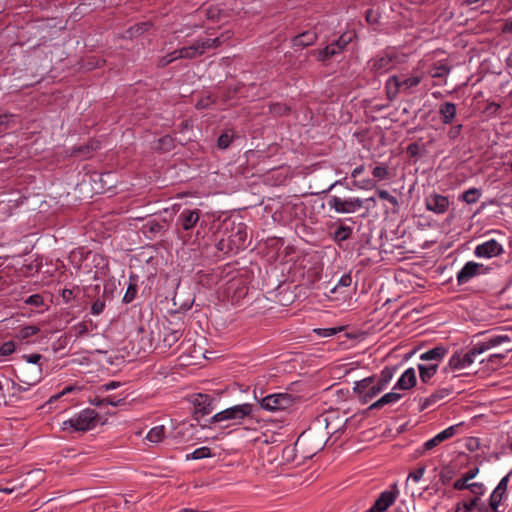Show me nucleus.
<instances>
[{"label":"nucleus","mask_w":512,"mask_h":512,"mask_svg":"<svg viewBox=\"0 0 512 512\" xmlns=\"http://www.w3.org/2000/svg\"><path fill=\"white\" fill-rule=\"evenodd\" d=\"M165 436V427L163 425L156 426L150 429L147 433L146 439L152 443H159Z\"/></svg>","instance_id":"30"},{"label":"nucleus","mask_w":512,"mask_h":512,"mask_svg":"<svg viewBox=\"0 0 512 512\" xmlns=\"http://www.w3.org/2000/svg\"><path fill=\"white\" fill-rule=\"evenodd\" d=\"M501 31L504 34H512V17L505 19Z\"/></svg>","instance_id":"64"},{"label":"nucleus","mask_w":512,"mask_h":512,"mask_svg":"<svg viewBox=\"0 0 512 512\" xmlns=\"http://www.w3.org/2000/svg\"><path fill=\"white\" fill-rule=\"evenodd\" d=\"M399 493L397 483L390 485L389 489L383 491L371 506V512L386 511L395 502Z\"/></svg>","instance_id":"11"},{"label":"nucleus","mask_w":512,"mask_h":512,"mask_svg":"<svg viewBox=\"0 0 512 512\" xmlns=\"http://www.w3.org/2000/svg\"><path fill=\"white\" fill-rule=\"evenodd\" d=\"M481 189L470 188L458 196V200L467 204L476 203L481 197Z\"/></svg>","instance_id":"24"},{"label":"nucleus","mask_w":512,"mask_h":512,"mask_svg":"<svg viewBox=\"0 0 512 512\" xmlns=\"http://www.w3.org/2000/svg\"><path fill=\"white\" fill-rule=\"evenodd\" d=\"M425 72L414 69L410 73L395 74L385 82V93L389 101H394L401 94L409 96L424 91L427 87Z\"/></svg>","instance_id":"1"},{"label":"nucleus","mask_w":512,"mask_h":512,"mask_svg":"<svg viewBox=\"0 0 512 512\" xmlns=\"http://www.w3.org/2000/svg\"><path fill=\"white\" fill-rule=\"evenodd\" d=\"M512 474V470L506 475L504 476L500 482L498 483V485L496 486L497 488H499V490H505L507 491L508 489V484H509V478Z\"/></svg>","instance_id":"62"},{"label":"nucleus","mask_w":512,"mask_h":512,"mask_svg":"<svg viewBox=\"0 0 512 512\" xmlns=\"http://www.w3.org/2000/svg\"><path fill=\"white\" fill-rule=\"evenodd\" d=\"M440 114L442 122L448 124V102H444L440 106Z\"/></svg>","instance_id":"63"},{"label":"nucleus","mask_w":512,"mask_h":512,"mask_svg":"<svg viewBox=\"0 0 512 512\" xmlns=\"http://www.w3.org/2000/svg\"><path fill=\"white\" fill-rule=\"evenodd\" d=\"M200 55H203L207 50L212 49L209 38H199L196 40Z\"/></svg>","instance_id":"53"},{"label":"nucleus","mask_w":512,"mask_h":512,"mask_svg":"<svg viewBox=\"0 0 512 512\" xmlns=\"http://www.w3.org/2000/svg\"><path fill=\"white\" fill-rule=\"evenodd\" d=\"M98 414L95 410L87 408L63 421L62 430L69 432H85L96 427Z\"/></svg>","instance_id":"3"},{"label":"nucleus","mask_w":512,"mask_h":512,"mask_svg":"<svg viewBox=\"0 0 512 512\" xmlns=\"http://www.w3.org/2000/svg\"><path fill=\"white\" fill-rule=\"evenodd\" d=\"M375 380L376 376H369L355 382L353 390L361 403L367 404L381 392V387L376 386Z\"/></svg>","instance_id":"5"},{"label":"nucleus","mask_w":512,"mask_h":512,"mask_svg":"<svg viewBox=\"0 0 512 512\" xmlns=\"http://www.w3.org/2000/svg\"><path fill=\"white\" fill-rule=\"evenodd\" d=\"M317 40V33L312 30L305 31L292 39L294 48H304L315 43Z\"/></svg>","instance_id":"20"},{"label":"nucleus","mask_w":512,"mask_h":512,"mask_svg":"<svg viewBox=\"0 0 512 512\" xmlns=\"http://www.w3.org/2000/svg\"><path fill=\"white\" fill-rule=\"evenodd\" d=\"M231 142L232 136L228 132H225L219 136L217 145L220 149H226Z\"/></svg>","instance_id":"49"},{"label":"nucleus","mask_w":512,"mask_h":512,"mask_svg":"<svg viewBox=\"0 0 512 512\" xmlns=\"http://www.w3.org/2000/svg\"><path fill=\"white\" fill-rule=\"evenodd\" d=\"M446 348L442 345L436 346L420 355L423 361H430V363L441 362L446 354Z\"/></svg>","instance_id":"21"},{"label":"nucleus","mask_w":512,"mask_h":512,"mask_svg":"<svg viewBox=\"0 0 512 512\" xmlns=\"http://www.w3.org/2000/svg\"><path fill=\"white\" fill-rule=\"evenodd\" d=\"M22 359H24L27 363L26 366H29V364H34L36 367L40 366L42 368V364L40 363V360L42 359V355L38 353L33 354H25L22 356Z\"/></svg>","instance_id":"47"},{"label":"nucleus","mask_w":512,"mask_h":512,"mask_svg":"<svg viewBox=\"0 0 512 512\" xmlns=\"http://www.w3.org/2000/svg\"><path fill=\"white\" fill-rule=\"evenodd\" d=\"M212 104H213V100L211 99L210 96H207L205 98L198 100L195 107H196V109H206V108L210 107Z\"/></svg>","instance_id":"57"},{"label":"nucleus","mask_w":512,"mask_h":512,"mask_svg":"<svg viewBox=\"0 0 512 512\" xmlns=\"http://www.w3.org/2000/svg\"><path fill=\"white\" fill-rule=\"evenodd\" d=\"M425 473V466L418 467L414 471H411L408 475L407 481L412 480L414 482H419Z\"/></svg>","instance_id":"50"},{"label":"nucleus","mask_w":512,"mask_h":512,"mask_svg":"<svg viewBox=\"0 0 512 512\" xmlns=\"http://www.w3.org/2000/svg\"><path fill=\"white\" fill-rule=\"evenodd\" d=\"M377 195L379 198L387 200L390 204H392L394 207L398 206V200L395 196L391 195L386 190H377Z\"/></svg>","instance_id":"48"},{"label":"nucleus","mask_w":512,"mask_h":512,"mask_svg":"<svg viewBox=\"0 0 512 512\" xmlns=\"http://www.w3.org/2000/svg\"><path fill=\"white\" fill-rule=\"evenodd\" d=\"M352 36L350 34H342L337 40L328 44L325 48L317 52V59L321 62H325L330 58L342 53L347 45L351 42Z\"/></svg>","instance_id":"8"},{"label":"nucleus","mask_w":512,"mask_h":512,"mask_svg":"<svg viewBox=\"0 0 512 512\" xmlns=\"http://www.w3.org/2000/svg\"><path fill=\"white\" fill-rule=\"evenodd\" d=\"M321 337H330L335 335L338 331L336 328H324V329H315L314 330Z\"/></svg>","instance_id":"59"},{"label":"nucleus","mask_w":512,"mask_h":512,"mask_svg":"<svg viewBox=\"0 0 512 512\" xmlns=\"http://www.w3.org/2000/svg\"><path fill=\"white\" fill-rule=\"evenodd\" d=\"M448 477V471L446 466H442L439 473L434 476L433 481L435 483V486L437 487V490H439V485H445Z\"/></svg>","instance_id":"41"},{"label":"nucleus","mask_w":512,"mask_h":512,"mask_svg":"<svg viewBox=\"0 0 512 512\" xmlns=\"http://www.w3.org/2000/svg\"><path fill=\"white\" fill-rule=\"evenodd\" d=\"M500 104L496 103V102H489L485 109H484V112L489 114V115H496L498 110L500 109Z\"/></svg>","instance_id":"58"},{"label":"nucleus","mask_w":512,"mask_h":512,"mask_svg":"<svg viewBox=\"0 0 512 512\" xmlns=\"http://www.w3.org/2000/svg\"><path fill=\"white\" fill-rule=\"evenodd\" d=\"M40 331L39 327L34 325H28L22 327L16 334V338L20 340L28 339L29 337L37 334Z\"/></svg>","instance_id":"33"},{"label":"nucleus","mask_w":512,"mask_h":512,"mask_svg":"<svg viewBox=\"0 0 512 512\" xmlns=\"http://www.w3.org/2000/svg\"><path fill=\"white\" fill-rule=\"evenodd\" d=\"M430 75L435 79H443L446 81V77L448 75V66L446 64H440L439 66H434L430 69Z\"/></svg>","instance_id":"35"},{"label":"nucleus","mask_w":512,"mask_h":512,"mask_svg":"<svg viewBox=\"0 0 512 512\" xmlns=\"http://www.w3.org/2000/svg\"><path fill=\"white\" fill-rule=\"evenodd\" d=\"M464 442V445L465 447L469 450V451H475L478 449L479 447V442H478V439L476 438H473V437H469V438H465L463 440ZM462 444V441L461 440H458L456 442L453 443L454 445V451L453 452H456L457 451V448H460Z\"/></svg>","instance_id":"34"},{"label":"nucleus","mask_w":512,"mask_h":512,"mask_svg":"<svg viewBox=\"0 0 512 512\" xmlns=\"http://www.w3.org/2000/svg\"><path fill=\"white\" fill-rule=\"evenodd\" d=\"M469 485H470L469 480H468V479H466V478L462 475L459 479H457V480L453 483V488H454L455 490H459V491H461V490H466V489L468 490V489H469Z\"/></svg>","instance_id":"54"},{"label":"nucleus","mask_w":512,"mask_h":512,"mask_svg":"<svg viewBox=\"0 0 512 512\" xmlns=\"http://www.w3.org/2000/svg\"><path fill=\"white\" fill-rule=\"evenodd\" d=\"M479 353L475 351V346L469 350H457L450 357V370L461 371L470 367Z\"/></svg>","instance_id":"9"},{"label":"nucleus","mask_w":512,"mask_h":512,"mask_svg":"<svg viewBox=\"0 0 512 512\" xmlns=\"http://www.w3.org/2000/svg\"><path fill=\"white\" fill-rule=\"evenodd\" d=\"M437 368H438V363H429L427 365L419 364L418 369H419L420 379L423 382H428L431 379V377L436 373Z\"/></svg>","instance_id":"26"},{"label":"nucleus","mask_w":512,"mask_h":512,"mask_svg":"<svg viewBox=\"0 0 512 512\" xmlns=\"http://www.w3.org/2000/svg\"><path fill=\"white\" fill-rule=\"evenodd\" d=\"M269 110L274 115H284L290 109L286 105L275 103V104L270 105Z\"/></svg>","instance_id":"52"},{"label":"nucleus","mask_w":512,"mask_h":512,"mask_svg":"<svg viewBox=\"0 0 512 512\" xmlns=\"http://www.w3.org/2000/svg\"><path fill=\"white\" fill-rule=\"evenodd\" d=\"M507 491L495 488L489 497V507L493 512H498V507L506 496Z\"/></svg>","instance_id":"25"},{"label":"nucleus","mask_w":512,"mask_h":512,"mask_svg":"<svg viewBox=\"0 0 512 512\" xmlns=\"http://www.w3.org/2000/svg\"><path fill=\"white\" fill-rule=\"evenodd\" d=\"M402 62L397 52L387 50L370 61V70L375 76H379L395 69Z\"/></svg>","instance_id":"4"},{"label":"nucleus","mask_w":512,"mask_h":512,"mask_svg":"<svg viewBox=\"0 0 512 512\" xmlns=\"http://www.w3.org/2000/svg\"><path fill=\"white\" fill-rule=\"evenodd\" d=\"M30 367L29 366H23L20 368V375H17V378L20 382L24 383L28 386H33L37 384L41 379L42 374V368L40 366L32 368V375H28L27 372H29Z\"/></svg>","instance_id":"18"},{"label":"nucleus","mask_w":512,"mask_h":512,"mask_svg":"<svg viewBox=\"0 0 512 512\" xmlns=\"http://www.w3.org/2000/svg\"><path fill=\"white\" fill-rule=\"evenodd\" d=\"M106 288L103 289L102 294L99 295L91 304V314L100 315L106 306Z\"/></svg>","instance_id":"29"},{"label":"nucleus","mask_w":512,"mask_h":512,"mask_svg":"<svg viewBox=\"0 0 512 512\" xmlns=\"http://www.w3.org/2000/svg\"><path fill=\"white\" fill-rule=\"evenodd\" d=\"M402 398V394L395 392L393 390L392 392L386 393L381 398H379L377 401L372 403L369 406V410H376L384 407L385 405L394 404L398 402Z\"/></svg>","instance_id":"22"},{"label":"nucleus","mask_w":512,"mask_h":512,"mask_svg":"<svg viewBox=\"0 0 512 512\" xmlns=\"http://www.w3.org/2000/svg\"><path fill=\"white\" fill-rule=\"evenodd\" d=\"M490 270L491 268L484 264L469 261L458 272L457 283L458 285L466 284L476 276L488 274Z\"/></svg>","instance_id":"10"},{"label":"nucleus","mask_w":512,"mask_h":512,"mask_svg":"<svg viewBox=\"0 0 512 512\" xmlns=\"http://www.w3.org/2000/svg\"><path fill=\"white\" fill-rule=\"evenodd\" d=\"M372 175L378 180H385L389 176L388 167L384 164L378 165L372 170Z\"/></svg>","instance_id":"40"},{"label":"nucleus","mask_w":512,"mask_h":512,"mask_svg":"<svg viewBox=\"0 0 512 512\" xmlns=\"http://www.w3.org/2000/svg\"><path fill=\"white\" fill-rule=\"evenodd\" d=\"M182 53L184 55V59H193L197 56H201L196 41L191 45L182 47Z\"/></svg>","instance_id":"38"},{"label":"nucleus","mask_w":512,"mask_h":512,"mask_svg":"<svg viewBox=\"0 0 512 512\" xmlns=\"http://www.w3.org/2000/svg\"><path fill=\"white\" fill-rule=\"evenodd\" d=\"M215 397L209 394L199 393L193 396L192 403L195 407V414L206 416L210 414L215 408Z\"/></svg>","instance_id":"12"},{"label":"nucleus","mask_w":512,"mask_h":512,"mask_svg":"<svg viewBox=\"0 0 512 512\" xmlns=\"http://www.w3.org/2000/svg\"><path fill=\"white\" fill-rule=\"evenodd\" d=\"M353 229L350 226L340 225L333 233V240L336 243L346 241L351 238Z\"/></svg>","instance_id":"28"},{"label":"nucleus","mask_w":512,"mask_h":512,"mask_svg":"<svg viewBox=\"0 0 512 512\" xmlns=\"http://www.w3.org/2000/svg\"><path fill=\"white\" fill-rule=\"evenodd\" d=\"M252 411L253 407L249 403L235 405L213 415L209 419V423L213 424L225 422L226 424L224 427H229L230 425H238L241 424L245 418L251 416Z\"/></svg>","instance_id":"2"},{"label":"nucleus","mask_w":512,"mask_h":512,"mask_svg":"<svg viewBox=\"0 0 512 512\" xmlns=\"http://www.w3.org/2000/svg\"><path fill=\"white\" fill-rule=\"evenodd\" d=\"M504 343H511V338L507 334H495L487 337L481 342L476 343L474 346L475 351L481 355L485 351Z\"/></svg>","instance_id":"16"},{"label":"nucleus","mask_w":512,"mask_h":512,"mask_svg":"<svg viewBox=\"0 0 512 512\" xmlns=\"http://www.w3.org/2000/svg\"><path fill=\"white\" fill-rule=\"evenodd\" d=\"M472 500H476V505L474 509H477L479 512H488L490 507L489 504L486 505L481 501L480 497H472Z\"/></svg>","instance_id":"61"},{"label":"nucleus","mask_w":512,"mask_h":512,"mask_svg":"<svg viewBox=\"0 0 512 512\" xmlns=\"http://www.w3.org/2000/svg\"><path fill=\"white\" fill-rule=\"evenodd\" d=\"M426 207L428 210L442 214L448 208V198L439 194H431L426 198Z\"/></svg>","instance_id":"17"},{"label":"nucleus","mask_w":512,"mask_h":512,"mask_svg":"<svg viewBox=\"0 0 512 512\" xmlns=\"http://www.w3.org/2000/svg\"><path fill=\"white\" fill-rule=\"evenodd\" d=\"M230 239V243H232L233 248L235 249V253L241 249H244L246 246V225L243 223L232 224L231 233L228 236Z\"/></svg>","instance_id":"15"},{"label":"nucleus","mask_w":512,"mask_h":512,"mask_svg":"<svg viewBox=\"0 0 512 512\" xmlns=\"http://www.w3.org/2000/svg\"><path fill=\"white\" fill-rule=\"evenodd\" d=\"M25 303L28 304V305H32V306L38 307V306L42 305L43 298L39 294H33V295L29 296L25 300Z\"/></svg>","instance_id":"55"},{"label":"nucleus","mask_w":512,"mask_h":512,"mask_svg":"<svg viewBox=\"0 0 512 512\" xmlns=\"http://www.w3.org/2000/svg\"><path fill=\"white\" fill-rule=\"evenodd\" d=\"M505 357L506 355L503 353L491 354L488 358L489 368L492 370L497 369Z\"/></svg>","instance_id":"42"},{"label":"nucleus","mask_w":512,"mask_h":512,"mask_svg":"<svg viewBox=\"0 0 512 512\" xmlns=\"http://www.w3.org/2000/svg\"><path fill=\"white\" fill-rule=\"evenodd\" d=\"M351 283H352L351 275L350 274H344L339 279L336 287L332 290V292H334L338 287H349L351 285Z\"/></svg>","instance_id":"56"},{"label":"nucleus","mask_w":512,"mask_h":512,"mask_svg":"<svg viewBox=\"0 0 512 512\" xmlns=\"http://www.w3.org/2000/svg\"><path fill=\"white\" fill-rule=\"evenodd\" d=\"M503 246L495 239H490L479 245L474 249V254L479 258H492L499 256L503 253Z\"/></svg>","instance_id":"13"},{"label":"nucleus","mask_w":512,"mask_h":512,"mask_svg":"<svg viewBox=\"0 0 512 512\" xmlns=\"http://www.w3.org/2000/svg\"><path fill=\"white\" fill-rule=\"evenodd\" d=\"M328 206L337 213L350 214L358 211L364 205V200L359 197H350L347 199L338 196H331L328 199Z\"/></svg>","instance_id":"7"},{"label":"nucleus","mask_w":512,"mask_h":512,"mask_svg":"<svg viewBox=\"0 0 512 512\" xmlns=\"http://www.w3.org/2000/svg\"><path fill=\"white\" fill-rule=\"evenodd\" d=\"M151 27L149 22H141L131 26L127 30V34L129 37H136L142 35L144 32L148 31Z\"/></svg>","instance_id":"32"},{"label":"nucleus","mask_w":512,"mask_h":512,"mask_svg":"<svg viewBox=\"0 0 512 512\" xmlns=\"http://www.w3.org/2000/svg\"><path fill=\"white\" fill-rule=\"evenodd\" d=\"M200 220L199 209H188L185 208L179 214L176 225L184 231L192 230Z\"/></svg>","instance_id":"14"},{"label":"nucleus","mask_w":512,"mask_h":512,"mask_svg":"<svg viewBox=\"0 0 512 512\" xmlns=\"http://www.w3.org/2000/svg\"><path fill=\"white\" fill-rule=\"evenodd\" d=\"M294 397L288 393H275L262 398L260 405L264 410L275 412L290 408L294 404Z\"/></svg>","instance_id":"6"},{"label":"nucleus","mask_w":512,"mask_h":512,"mask_svg":"<svg viewBox=\"0 0 512 512\" xmlns=\"http://www.w3.org/2000/svg\"><path fill=\"white\" fill-rule=\"evenodd\" d=\"M211 449L209 447H200L195 449L192 453L186 455V460H199L211 457Z\"/></svg>","instance_id":"31"},{"label":"nucleus","mask_w":512,"mask_h":512,"mask_svg":"<svg viewBox=\"0 0 512 512\" xmlns=\"http://www.w3.org/2000/svg\"><path fill=\"white\" fill-rule=\"evenodd\" d=\"M448 439V428L442 430L435 437L429 439L423 444V452L433 449L438 446L440 443Z\"/></svg>","instance_id":"27"},{"label":"nucleus","mask_w":512,"mask_h":512,"mask_svg":"<svg viewBox=\"0 0 512 512\" xmlns=\"http://www.w3.org/2000/svg\"><path fill=\"white\" fill-rule=\"evenodd\" d=\"M216 246H217L218 251L223 252V253L235 252V249L233 248L232 243H230L229 238H226V239L221 238L217 242Z\"/></svg>","instance_id":"44"},{"label":"nucleus","mask_w":512,"mask_h":512,"mask_svg":"<svg viewBox=\"0 0 512 512\" xmlns=\"http://www.w3.org/2000/svg\"><path fill=\"white\" fill-rule=\"evenodd\" d=\"M16 350L14 341H6L0 346V356H9Z\"/></svg>","instance_id":"45"},{"label":"nucleus","mask_w":512,"mask_h":512,"mask_svg":"<svg viewBox=\"0 0 512 512\" xmlns=\"http://www.w3.org/2000/svg\"><path fill=\"white\" fill-rule=\"evenodd\" d=\"M473 497H481L485 493V486L483 483H470L469 489H468Z\"/></svg>","instance_id":"46"},{"label":"nucleus","mask_w":512,"mask_h":512,"mask_svg":"<svg viewBox=\"0 0 512 512\" xmlns=\"http://www.w3.org/2000/svg\"><path fill=\"white\" fill-rule=\"evenodd\" d=\"M396 367H385L379 377H376L375 384L377 387H381V392L387 387L389 382L392 380Z\"/></svg>","instance_id":"23"},{"label":"nucleus","mask_w":512,"mask_h":512,"mask_svg":"<svg viewBox=\"0 0 512 512\" xmlns=\"http://www.w3.org/2000/svg\"><path fill=\"white\" fill-rule=\"evenodd\" d=\"M76 389H77V388H76L75 386H72V385L67 386V387H65L61 392H59V393L55 394L54 396H52V397L50 398V402L55 401V400H58V399H59V398H61L63 395H66V394H68V393H70V392H72V391H74V390H76Z\"/></svg>","instance_id":"60"},{"label":"nucleus","mask_w":512,"mask_h":512,"mask_svg":"<svg viewBox=\"0 0 512 512\" xmlns=\"http://www.w3.org/2000/svg\"><path fill=\"white\" fill-rule=\"evenodd\" d=\"M476 500H470V501H463L459 502L457 504V512L463 511V512H470L475 508Z\"/></svg>","instance_id":"51"},{"label":"nucleus","mask_w":512,"mask_h":512,"mask_svg":"<svg viewBox=\"0 0 512 512\" xmlns=\"http://www.w3.org/2000/svg\"><path fill=\"white\" fill-rule=\"evenodd\" d=\"M181 337V333L177 330H171L165 333L163 337L164 346L172 347Z\"/></svg>","instance_id":"36"},{"label":"nucleus","mask_w":512,"mask_h":512,"mask_svg":"<svg viewBox=\"0 0 512 512\" xmlns=\"http://www.w3.org/2000/svg\"><path fill=\"white\" fill-rule=\"evenodd\" d=\"M232 37V33L230 31L223 32L220 36L209 38L211 43V48H218L224 43H226Z\"/></svg>","instance_id":"37"},{"label":"nucleus","mask_w":512,"mask_h":512,"mask_svg":"<svg viewBox=\"0 0 512 512\" xmlns=\"http://www.w3.org/2000/svg\"><path fill=\"white\" fill-rule=\"evenodd\" d=\"M174 147V140L171 136L165 135L158 140L157 149L161 151H170Z\"/></svg>","instance_id":"39"},{"label":"nucleus","mask_w":512,"mask_h":512,"mask_svg":"<svg viewBox=\"0 0 512 512\" xmlns=\"http://www.w3.org/2000/svg\"><path fill=\"white\" fill-rule=\"evenodd\" d=\"M416 384V373L413 368H408L403 372L398 381L393 387V390L402 389L408 390Z\"/></svg>","instance_id":"19"},{"label":"nucleus","mask_w":512,"mask_h":512,"mask_svg":"<svg viewBox=\"0 0 512 512\" xmlns=\"http://www.w3.org/2000/svg\"><path fill=\"white\" fill-rule=\"evenodd\" d=\"M137 295V285L134 283H130L127 287V290L123 296L124 303H131Z\"/></svg>","instance_id":"43"}]
</instances>
